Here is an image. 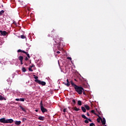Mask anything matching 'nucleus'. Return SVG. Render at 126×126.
Wrapping results in <instances>:
<instances>
[{"mask_svg":"<svg viewBox=\"0 0 126 126\" xmlns=\"http://www.w3.org/2000/svg\"><path fill=\"white\" fill-rule=\"evenodd\" d=\"M0 123H2L3 124H12L13 120L12 119L6 120L5 118H2L0 119Z\"/></svg>","mask_w":126,"mask_h":126,"instance_id":"obj_1","label":"nucleus"},{"mask_svg":"<svg viewBox=\"0 0 126 126\" xmlns=\"http://www.w3.org/2000/svg\"><path fill=\"white\" fill-rule=\"evenodd\" d=\"M15 124L16 126H20V125H21V121H15Z\"/></svg>","mask_w":126,"mask_h":126,"instance_id":"obj_12","label":"nucleus"},{"mask_svg":"<svg viewBox=\"0 0 126 126\" xmlns=\"http://www.w3.org/2000/svg\"><path fill=\"white\" fill-rule=\"evenodd\" d=\"M35 111V112H38V110L37 109H36Z\"/></svg>","mask_w":126,"mask_h":126,"instance_id":"obj_43","label":"nucleus"},{"mask_svg":"<svg viewBox=\"0 0 126 126\" xmlns=\"http://www.w3.org/2000/svg\"><path fill=\"white\" fill-rule=\"evenodd\" d=\"M20 108L21 109L22 111H23V112H26V110H25V108H23V107H22V106L20 105Z\"/></svg>","mask_w":126,"mask_h":126,"instance_id":"obj_20","label":"nucleus"},{"mask_svg":"<svg viewBox=\"0 0 126 126\" xmlns=\"http://www.w3.org/2000/svg\"><path fill=\"white\" fill-rule=\"evenodd\" d=\"M95 126V124H94V123H91V124H90V126Z\"/></svg>","mask_w":126,"mask_h":126,"instance_id":"obj_33","label":"nucleus"},{"mask_svg":"<svg viewBox=\"0 0 126 126\" xmlns=\"http://www.w3.org/2000/svg\"><path fill=\"white\" fill-rule=\"evenodd\" d=\"M67 81V83H64V85H66V86H67V87H68V86H69V85H70V84L69 83V81H68V79L66 80Z\"/></svg>","mask_w":126,"mask_h":126,"instance_id":"obj_10","label":"nucleus"},{"mask_svg":"<svg viewBox=\"0 0 126 126\" xmlns=\"http://www.w3.org/2000/svg\"><path fill=\"white\" fill-rule=\"evenodd\" d=\"M0 100L1 101L4 100V101H6V98L2 96V95H0Z\"/></svg>","mask_w":126,"mask_h":126,"instance_id":"obj_11","label":"nucleus"},{"mask_svg":"<svg viewBox=\"0 0 126 126\" xmlns=\"http://www.w3.org/2000/svg\"><path fill=\"white\" fill-rule=\"evenodd\" d=\"M18 53H23L24 54H26V52L24 50H21V49H19L17 51Z\"/></svg>","mask_w":126,"mask_h":126,"instance_id":"obj_13","label":"nucleus"},{"mask_svg":"<svg viewBox=\"0 0 126 126\" xmlns=\"http://www.w3.org/2000/svg\"><path fill=\"white\" fill-rule=\"evenodd\" d=\"M85 108L87 109V110H90V107H89V106L87 105H85L84 106Z\"/></svg>","mask_w":126,"mask_h":126,"instance_id":"obj_19","label":"nucleus"},{"mask_svg":"<svg viewBox=\"0 0 126 126\" xmlns=\"http://www.w3.org/2000/svg\"><path fill=\"white\" fill-rule=\"evenodd\" d=\"M24 101H25V98H20V102H24Z\"/></svg>","mask_w":126,"mask_h":126,"instance_id":"obj_25","label":"nucleus"},{"mask_svg":"<svg viewBox=\"0 0 126 126\" xmlns=\"http://www.w3.org/2000/svg\"><path fill=\"white\" fill-rule=\"evenodd\" d=\"M85 124H89V121H88V120H85Z\"/></svg>","mask_w":126,"mask_h":126,"instance_id":"obj_30","label":"nucleus"},{"mask_svg":"<svg viewBox=\"0 0 126 126\" xmlns=\"http://www.w3.org/2000/svg\"><path fill=\"white\" fill-rule=\"evenodd\" d=\"M38 119L39 120V121H45V119H46V118L43 116H39Z\"/></svg>","mask_w":126,"mask_h":126,"instance_id":"obj_8","label":"nucleus"},{"mask_svg":"<svg viewBox=\"0 0 126 126\" xmlns=\"http://www.w3.org/2000/svg\"><path fill=\"white\" fill-rule=\"evenodd\" d=\"M40 109H41V112L43 113H46V112H48V110H47V109L44 107V104H43L42 100H41V102H40Z\"/></svg>","mask_w":126,"mask_h":126,"instance_id":"obj_4","label":"nucleus"},{"mask_svg":"<svg viewBox=\"0 0 126 126\" xmlns=\"http://www.w3.org/2000/svg\"><path fill=\"white\" fill-rule=\"evenodd\" d=\"M72 102H73V103H72L71 104L72 105V106H74V105H75V104H76V102L75 101V100L74 99L72 100Z\"/></svg>","mask_w":126,"mask_h":126,"instance_id":"obj_21","label":"nucleus"},{"mask_svg":"<svg viewBox=\"0 0 126 126\" xmlns=\"http://www.w3.org/2000/svg\"><path fill=\"white\" fill-rule=\"evenodd\" d=\"M72 110H74V111H76L77 112L80 110V109L77 108L76 107H72Z\"/></svg>","mask_w":126,"mask_h":126,"instance_id":"obj_14","label":"nucleus"},{"mask_svg":"<svg viewBox=\"0 0 126 126\" xmlns=\"http://www.w3.org/2000/svg\"><path fill=\"white\" fill-rule=\"evenodd\" d=\"M16 101H20V98H16L15 99Z\"/></svg>","mask_w":126,"mask_h":126,"instance_id":"obj_40","label":"nucleus"},{"mask_svg":"<svg viewBox=\"0 0 126 126\" xmlns=\"http://www.w3.org/2000/svg\"><path fill=\"white\" fill-rule=\"evenodd\" d=\"M81 117H82V118H83V119H85V120H87V119H88V118H87V117L85 116V115H81Z\"/></svg>","mask_w":126,"mask_h":126,"instance_id":"obj_18","label":"nucleus"},{"mask_svg":"<svg viewBox=\"0 0 126 126\" xmlns=\"http://www.w3.org/2000/svg\"><path fill=\"white\" fill-rule=\"evenodd\" d=\"M90 112H91L93 114H95V111L94 110H91Z\"/></svg>","mask_w":126,"mask_h":126,"instance_id":"obj_32","label":"nucleus"},{"mask_svg":"<svg viewBox=\"0 0 126 126\" xmlns=\"http://www.w3.org/2000/svg\"><path fill=\"white\" fill-rule=\"evenodd\" d=\"M87 115L88 117H89V116H90V114H89V112H87Z\"/></svg>","mask_w":126,"mask_h":126,"instance_id":"obj_39","label":"nucleus"},{"mask_svg":"<svg viewBox=\"0 0 126 126\" xmlns=\"http://www.w3.org/2000/svg\"><path fill=\"white\" fill-rule=\"evenodd\" d=\"M83 94L84 95H86V94H85V92H84V91L83 92Z\"/></svg>","mask_w":126,"mask_h":126,"instance_id":"obj_42","label":"nucleus"},{"mask_svg":"<svg viewBox=\"0 0 126 126\" xmlns=\"http://www.w3.org/2000/svg\"><path fill=\"white\" fill-rule=\"evenodd\" d=\"M70 83H71L72 86H73V87L74 88V89L75 88V87H76V86H77V85H76L75 84H74V83H73V81H70Z\"/></svg>","mask_w":126,"mask_h":126,"instance_id":"obj_9","label":"nucleus"},{"mask_svg":"<svg viewBox=\"0 0 126 126\" xmlns=\"http://www.w3.org/2000/svg\"><path fill=\"white\" fill-rule=\"evenodd\" d=\"M1 112V111H0V114Z\"/></svg>","mask_w":126,"mask_h":126,"instance_id":"obj_46","label":"nucleus"},{"mask_svg":"<svg viewBox=\"0 0 126 126\" xmlns=\"http://www.w3.org/2000/svg\"><path fill=\"white\" fill-rule=\"evenodd\" d=\"M33 77H34V79H35V80H38V76H36L35 75H33Z\"/></svg>","mask_w":126,"mask_h":126,"instance_id":"obj_26","label":"nucleus"},{"mask_svg":"<svg viewBox=\"0 0 126 126\" xmlns=\"http://www.w3.org/2000/svg\"><path fill=\"white\" fill-rule=\"evenodd\" d=\"M78 104L79 105V106H81V105H82V102L81 100H79L78 101Z\"/></svg>","mask_w":126,"mask_h":126,"instance_id":"obj_24","label":"nucleus"},{"mask_svg":"<svg viewBox=\"0 0 126 126\" xmlns=\"http://www.w3.org/2000/svg\"><path fill=\"white\" fill-rule=\"evenodd\" d=\"M18 59L21 62V64H23V56H19Z\"/></svg>","mask_w":126,"mask_h":126,"instance_id":"obj_6","label":"nucleus"},{"mask_svg":"<svg viewBox=\"0 0 126 126\" xmlns=\"http://www.w3.org/2000/svg\"><path fill=\"white\" fill-rule=\"evenodd\" d=\"M25 61H28V58L26 57V58H25Z\"/></svg>","mask_w":126,"mask_h":126,"instance_id":"obj_38","label":"nucleus"},{"mask_svg":"<svg viewBox=\"0 0 126 126\" xmlns=\"http://www.w3.org/2000/svg\"><path fill=\"white\" fill-rule=\"evenodd\" d=\"M26 55H27V57L29 58V59H30V55H29V54H28V53L26 52Z\"/></svg>","mask_w":126,"mask_h":126,"instance_id":"obj_28","label":"nucleus"},{"mask_svg":"<svg viewBox=\"0 0 126 126\" xmlns=\"http://www.w3.org/2000/svg\"><path fill=\"white\" fill-rule=\"evenodd\" d=\"M54 40L55 44H54V46H56V45H57V47H60L61 46V41H62V38H60L59 37L58 35L56 36V38H54L53 39Z\"/></svg>","mask_w":126,"mask_h":126,"instance_id":"obj_2","label":"nucleus"},{"mask_svg":"<svg viewBox=\"0 0 126 126\" xmlns=\"http://www.w3.org/2000/svg\"><path fill=\"white\" fill-rule=\"evenodd\" d=\"M63 112L64 113H65V112H66V108H64L63 110Z\"/></svg>","mask_w":126,"mask_h":126,"instance_id":"obj_35","label":"nucleus"},{"mask_svg":"<svg viewBox=\"0 0 126 126\" xmlns=\"http://www.w3.org/2000/svg\"><path fill=\"white\" fill-rule=\"evenodd\" d=\"M81 109H82V111H83V112L84 113H86V109L85 108V107L82 106V107H81Z\"/></svg>","mask_w":126,"mask_h":126,"instance_id":"obj_16","label":"nucleus"},{"mask_svg":"<svg viewBox=\"0 0 126 126\" xmlns=\"http://www.w3.org/2000/svg\"><path fill=\"white\" fill-rule=\"evenodd\" d=\"M57 54H61V52H60V51H57Z\"/></svg>","mask_w":126,"mask_h":126,"instance_id":"obj_41","label":"nucleus"},{"mask_svg":"<svg viewBox=\"0 0 126 126\" xmlns=\"http://www.w3.org/2000/svg\"><path fill=\"white\" fill-rule=\"evenodd\" d=\"M33 66H34V65H32V66H31V67L32 68V67H33Z\"/></svg>","mask_w":126,"mask_h":126,"instance_id":"obj_44","label":"nucleus"},{"mask_svg":"<svg viewBox=\"0 0 126 126\" xmlns=\"http://www.w3.org/2000/svg\"><path fill=\"white\" fill-rule=\"evenodd\" d=\"M21 39H25V38H26V37L25 36V35H22L20 36Z\"/></svg>","mask_w":126,"mask_h":126,"instance_id":"obj_27","label":"nucleus"},{"mask_svg":"<svg viewBox=\"0 0 126 126\" xmlns=\"http://www.w3.org/2000/svg\"><path fill=\"white\" fill-rule=\"evenodd\" d=\"M101 121L102 123V125H106V119H105V118H103V119H101Z\"/></svg>","mask_w":126,"mask_h":126,"instance_id":"obj_7","label":"nucleus"},{"mask_svg":"<svg viewBox=\"0 0 126 126\" xmlns=\"http://www.w3.org/2000/svg\"><path fill=\"white\" fill-rule=\"evenodd\" d=\"M68 108V109H70V107H69V106Z\"/></svg>","mask_w":126,"mask_h":126,"instance_id":"obj_45","label":"nucleus"},{"mask_svg":"<svg viewBox=\"0 0 126 126\" xmlns=\"http://www.w3.org/2000/svg\"><path fill=\"white\" fill-rule=\"evenodd\" d=\"M26 121V118H24L23 119V122H25Z\"/></svg>","mask_w":126,"mask_h":126,"instance_id":"obj_37","label":"nucleus"},{"mask_svg":"<svg viewBox=\"0 0 126 126\" xmlns=\"http://www.w3.org/2000/svg\"><path fill=\"white\" fill-rule=\"evenodd\" d=\"M29 71H33V70L32 69V67H30L29 68Z\"/></svg>","mask_w":126,"mask_h":126,"instance_id":"obj_29","label":"nucleus"},{"mask_svg":"<svg viewBox=\"0 0 126 126\" xmlns=\"http://www.w3.org/2000/svg\"><path fill=\"white\" fill-rule=\"evenodd\" d=\"M67 60H70V61H71V60H72L71 57H67Z\"/></svg>","mask_w":126,"mask_h":126,"instance_id":"obj_36","label":"nucleus"},{"mask_svg":"<svg viewBox=\"0 0 126 126\" xmlns=\"http://www.w3.org/2000/svg\"><path fill=\"white\" fill-rule=\"evenodd\" d=\"M22 71H23V72H26V68L24 67H23L22 68Z\"/></svg>","mask_w":126,"mask_h":126,"instance_id":"obj_23","label":"nucleus"},{"mask_svg":"<svg viewBox=\"0 0 126 126\" xmlns=\"http://www.w3.org/2000/svg\"><path fill=\"white\" fill-rule=\"evenodd\" d=\"M7 35V32L6 31H3L2 32V36H6Z\"/></svg>","mask_w":126,"mask_h":126,"instance_id":"obj_15","label":"nucleus"},{"mask_svg":"<svg viewBox=\"0 0 126 126\" xmlns=\"http://www.w3.org/2000/svg\"><path fill=\"white\" fill-rule=\"evenodd\" d=\"M75 91L78 93V94L81 95L83 92L84 91V89L82 87L77 86L74 89Z\"/></svg>","mask_w":126,"mask_h":126,"instance_id":"obj_3","label":"nucleus"},{"mask_svg":"<svg viewBox=\"0 0 126 126\" xmlns=\"http://www.w3.org/2000/svg\"><path fill=\"white\" fill-rule=\"evenodd\" d=\"M4 13V11L3 10H2L1 11H0V16L2 15Z\"/></svg>","mask_w":126,"mask_h":126,"instance_id":"obj_22","label":"nucleus"},{"mask_svg":"<svg viewBox=\"0 0 126 126\" xmlns=\"http://www.w3.org/2000/svg\"><path fill=\"white\" fill-rule=\"evenodd\" d=\"M100 121H102V118L100 116H98V118L97 119V123H100Z\"/></svg>","mask_w":126,"mask_h":126,"instance_id":"obj_17","label":"nucleus"},{"mask_svg":"<svg viewBox=\"0 0 126 126\" xmlns=\"http://www.w3.org/2000/svg\"><path fill=\"white\" fill-rule=\"evenodd\" d=\"M87 120H88V121H89L91 123H92V120L91 119H89V118H88V119H87Z\"/></svg>","mask_w":126,"mask_h":126,"instance_id":"obj_34","label":"nucleus"},{"mask_svg":"<svg viewBox=\"0 0 126 126\" xmlns=\"http://www.w3.org/2000/svg\"><path fill=\"white\" fill-rule=\"evenodd\" d=\"M2 32H3L2 31H0V36H2V34H3V33H3Z\"/></svg>","mask_w":126,"mask_h":126,"instance_id":"obj_31","label":"nucleus"},{"mask_svg":"<svg viewBox=\"0 0 126 126\" xmlns=\"http://www.w3.org/2000/svg\"><path fill=\"white\" fill-rule=\"evenodd\" d=\"M34 81L35 82H36V83H38V84L42 85L43 86H45V85H46V82L44 81H41L40 80H35Z\"/></svg>","mask_w":126,"mask_h":126,"instance_id":"obj_5","label":"nucleus"}]
</instances>
